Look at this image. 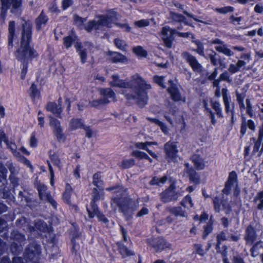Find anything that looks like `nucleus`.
<instances>
[{
    "label": "nucleus",
    "instance_id": "57",
    "mask_svg": "<svg viewBox=\"0 0 263 263\" xmlns=\"http://www.w3.org/2000/svg\"><path fill=\"white\" fill-rule=\"evenodd\" d=\"M134 52L137 55L145 57L146 55V51L141 47L138 46L133 49Z\"/></svg>",
    "mask_w": 263,
    "mask_h": 263
},
{
    "label": "nucleus",
    "instance_id": "30",
    "mask_svg": "<svg viewBox=\"0 0 263 263\" xmlns=\"http://www.w3.org/2000/svg\"><path fill=\"white\" fill-rule=\"evenodd\" d=\"M46 228V223L41 220L35 221L34 227L29 226L28 227V229L30 232L35 231L36 230H39L40 231H44Z\"/></svg>",
    "mask_w": 263,
    "mask_h": 263
},
{
    "label": "nucleus",
    "instance_id": "39",
    "mask_svg": "<svg viewBox=\"0 0 263 263\" xmlns=\"http://www.w3.org/2000/svg\"><path fill=\"white\" fill-rule=\"evenodd\" d=\"M171 17L172 19L174 21L178 22H183L186 25H191V24H190L187 22L185 21V17L181 14H179L174 12H171Z\"/></svg>",
    "mask_w": 263,
    "mask_h": 263
},
{
    "label": "nucleus",
    "instance_id": "14",
    "mask_svg": "<svg viewBox=\"0 0 263 263\" xmlns=\"http://www.w3.org/2000/svg\"><path fill=\"white\" fill-rule=\"evenodd\" d=\"M213 204L214 210L217 213H219L221 211V207L223 208V209L226 210V213L227 214H228L229 212L230 211L231 207L230 205L227 203L226 201L223 200L219 197H216L214 198Z\"/></svg>",
    "mask_w": 263,
    "mask_h": 263
},
{
    "label": "nucleus",
    "instance_id": "50",
    "mask_svg": "<svg viewBox=\"0 0 263 263\" xmlns=\"http://www.w3.org/2000/svg\"><path fill=\"white\" fill-rule=\"evenodd\" d=\"M11 236L13 239L18 240V242H22L25 240V236L17 231H13Z\"/></svg>",
    "mask_w": 263,
    "mask_h": 263
},
{
    "label": "nucleus",
    "instance_id": "6",
    "mask_svg": "<svg viewBox=\"0 0 263 263\" xmlns=\"http://www.w3.org/2000/svg\"><path fill=\"white\" fill-rule=\"evenodd\" d=\"M183 191L181 189L177 190L172 183L161 194V200L164 203L175 201L183 195Z\"/></svg>",
    "mask_w": 263,
    "mask_h": 263
},
{
    "label": "nucleus",
    "instance_id": "45",
    "mask_svg": "<svg viewBox=\"0 0 263 263\" xmlns=\"http://www.w3.org/2000/svg\"><path fill=\"white\" fill-rule=\"evenodd\" d=\"M49 156L51 162L60 168L61 167V160L59 155L57 153H53V154H50Z\"/></svg>",
    "mask_w": 263,
    "mask_h": 263
},
{
    "label": "nucleus",
    "instance_id": "13",
    "mask_svg": "<svg viewBox=\"0 0 263 263\" xmlns=\"http://www.w3.org/2000/svg\"><path fill=\"white\" fill-rule=\"evenodd\" d=\"M147 242L149 245L152 246L157 251H162L168 247V244L161 237L148 239Z\"/></svg>",
    "mask_w": 263,
    "mask_h": 263
},
{
    "label": "nucleus",
    "instance_id": "25",
    "mask_svg": "<svg viewBox=\"0 0 263 263\" xmlns=\"http://www.w3.org/2000/svg\"><path fill=\"white\" fill-rule=\"evenodd\" d=\"M110 60L114 63H125L127 62V58L119 52H109Z\"/></svg>",
    "mask_w": 263,
    "mask_h": 263
},
{
    "label": "nucleus",
    "instance_id": "19",
    "mask_svg": "<svg viewBox=\"0 0 263 263\" xmlns=\"http://www.w3.org/2000/svg\"><path fill=\"white\" fill-rule=\"evenodd\" d=\"M185 171L187 174L188 177L190 181L195 184L199 183V177L197 172L191 167L187 163L185 164Z\"/></svg>",
    "mask_w": 263,
    "mask_h": 263
},
{
    "label": "nucleus",
    "instance_id": "56",
    "mask_svg": "<svg viewBox=\"0 0 263 263\" xmlns=\"http://www.w3.org/2000/svg\"><path fill=\"white\" fill-rule=\"evenodd\" d=\"M154 80L156 83L159 85L162 88H165V86L164 84V77L159 76H155Z\"/></svg>",
    "mask_w": 263,
    "mask_h": 263
},
{
    "label": "nucleus",
    "instance_id": "20",
    "mask_svg": "<svg viewBox=\"0 0 263 263\" xmlns=\"http://www.w3.org/2000/svg\"><path fill=\"white\" fill-rule=\"evenodd\" d=\"M242 122L241 125L240 132L242 135H245L247 132V127L251 130L254 132L256 128V124L252 120H246L245 118L242 119Z\"/></svg>",
    "mask_w": 263,
    "mask_h": 263
},
{
    "label": "nucleus",
    "instance_id": "47",
    "mask_svg": "<svg viewBox=\"0 0 263 263\" xmlns=\"http://www.w3.org/2000/svg\"><path fill=\"white\" fill-rule=\"evenodd\" d=\"M246 112L250 117H253L254 115V111L253 110L252 105L251 103L250 100L249 99H246Z\"/></svg>",
    "mask_w": 263,
    "mask_h": 263
},
{
    "label": "nucleus",
    "instance_id": "11",
    "mask_svg": "<svg viewBox=\"0 0 263 263\" xmlns=\"http://www.w3.org/2000/svg\"><path fill=\"white\" fill-rule=\"evenodd\" d=\"M41 253L40 246L35 243L30 244L25 250L24 258L26 260H32Z\"/></svg>",
    "mask_w": 263,
    "mask_h": 263
},
{
    "label": "nucleus",
    "instance_id": "12",
    "mask_svg": "<svg viewBox=\"0 0 263 263\" xmlns=\"http://www.w3.org/2000/svg\"><path fill=\"white\" fill-rule=\"evenodd\" d=\"M176 32L177 30L176 29H171L168 26H165L162 28V39L167 47H171L172 45V36Z\"/></svg>",
    "mask_w": 263,
    "mask_h": 263
},
{
    "label": "nucleus",
    "instance_id": "61",
    "mask_svg": "<svg viewBox=\"0 0 263 263\" xmlns=\"http://www.w3.org/2000/svg\"><path fill=\"white\" fill-rule=\"evenodd\" d=\"M234 10V8L231 6L224 7L221 8L217 9V11L222 14H225L229 12H232Z\"/></svg>",
    "mask_w": 263,
    "mask_h": 263
},
{
    "label": "nucleus",
    "instance_id": "53",
    "mask_svg": "<svg viewBox=\"0 0 263 263\" xmlns=\"http://www.w3.org/2000/svg\"><path fill=\"white\" fill-rule=\"evenodd\" d=\"M134 24L138 27L141 28L148 26L149 25V22L148 20H141L135 22Z\"/></svg>",
    "mask_w": 263,
    "mask_h": 263
},
{
    "label": "nucleus",
    "instance_id": "29",
    "mask_svg": "<svg viewBox=\"0 0 263 263\" xmlns=\"http://www.w3.org/2000/svg\"><path fill=\"white\" fill-rule=\"evenodd\" d=\"M168 211L176 216L187 217V213L180 206L168 208Z\"/></svg>",
    "mask_w": 263,
    "mask_h": 263
},
{
    "label": "nucleus",
    "instance_id": "28",
    "mask_svg": "<svg viewBox=\"0 0 263 263\" xmlns=\"http://www.w3.org/2000/svg\"><path fill=\"white\" fill-rule=\"evenodd\" d=\"M192 161L194 163L195 166L197 170H203L205 167V162L204 159H202L198 155H194L192 156Z\"/></svg>",
    "mask_w": 263,
    "mask_h": 263
},
{
    "label": "nucleus",
    "instance_id": "21",
    "mask_svg": "<svg viewBox=\"0 0 263 263\" xmlns=\"http://www.w3.org/2000/svg\"><path fill=\"white\" fill-rule=\"evenodd\" d=\"M256 235L254 229L249 226L246 229L245 239L247 244L252 245L256 240Z\"/></svg>",
    "mask_w": 263,
    "mask_h": 263
},
{
    "label": "nucleus",
    "instance_id": "27",
    "mask_svg": "<svg viewBox=\"0 0 263 263\" xmlns=\"http://www.w3.org/2000/svg\"><path fill=\"white\" fill-rule=\"evenodd\" d=\"M48 18L45 14L42 11L40 15L35 20L36 27L37 30L41 29L48 22Z\"/></svg>",
    "mask_w": 263,
    "mask_h": 263
},
{
    "label": "nucleus",
    "instance_id": "63",
    "mask_svg": "<svg viewBox=\"0 0 263 263\" xmlns=\"http://www.w3.org/2000/svg\"><path fill=\"white\" fill-rule=\"evenodd\" d=\"M72 4V0H63L62 7L63 10L66 9Z\"/></svg>",
    "mask_w": 263,
    "mask_h": 263
},
{
    "label": "nucleus",
    "instance_id": "10",
    "mask_svg": "<svg viewBox=\"0 0 263 263\" xmlns=\"http://www.w3.org/2000/svg\"><path fill=\"white\" fill-rule=\"evenodd\" d=\"M181 57L189 63L194 71L201 72L202 71V66L195 57L187 52H182Z\"/></svg>",
    "mask_w": 263,
    "mask_h": 263
},
{
    "label": "nucleus",
    "instance_id": "8",
    "mask_svg": "<svg viewBox=\"0 0 263 263\" xmlns=\"http://www.w3.org/2000/svg\"><path fill=\"white\" fill-rule=\"evenodd\" d=\"M36 186L38 191L40 198L42 200L48 202L53 208H56L57 202L47 191L46 186L40 182H36Z\"/></svg>",
    "mask_w": 263,
    "mask_h": 263
},
{
    "label": "nucleus",
    "instance_id": "5",
    "mask_svg": "<svg viewBox=\"0 0 263 263\" xmlns=\"http://www.w3.org/2000/svg\"><path fill=\"white\" fill-rule=\"evenodd\" d=\"M101 97L100 99L90 101L89 104L92 107H97L100 105H104L110 102L116 101V94L110 88H101L100 90Z\"/></svg>",
    "mask_w": 263,
    "mask_h": 263
},
{
    "label": "nucleus",
    "instance_id": "18",
    "mask_svg": "<svg viewBox=\"0 0 263 263\" xmlns=\"http://www.w3.org/2000/svg\"><path fill=\"white\" fill-rule=\"evenodd\" d=\"M165 151L167 155L172 158L176 157L178 152L176 143L174 142H168L164 145Z\"/></svg>",
    "mask_w": 263,
    "mask_h": 263
},
{
    "label": "nucleus",
    "instance_id": "24",
    "mask_svg": "<svg viewBox=\"0 0 263 263\" xmlns=\"http://www.w3.org/2000/svg\"><path fill=\"white\" fill-rule=\"evenodd\" d=\"M84 126V122L82 119L72 118L69 123V129L71 131L81 128Z\"/></svg>",
    "mask_w": 263,
    "mask_h": 263
},
{
    "label": "nucleus",
    "instance_id": "37",
    "mask_svg": "<svg viewBox=\"0 0 263 263\" xmlns=\"http://www.w3.org/2000/svg\"><path fill=\"white\" fill-rule=\"evenodd\" d=\"M72 190L71 186L69 184H67L65 186V191L63 193V198L65 201L67 203H70V199Z\"/></svg>",
    "mask_w": 263,
    "mask_h": 263
},
{
    "label": "nucleus",
    "instance_id": "1",
    "mask_svg": "<svg viewBox=\"0 0 263 263\" xmlns=\"http://www.w3.org/2000/svg\"><path fill=\"white\" fill-rule=\"evenodd\" d=\"M109 85L111 87L129 88V92L123 90L122 93L126 99L136 100L141 107H143L147 103L148 96L147 90L151 88L148 84L139 74L136 73L131 77L130 81L121 79L117 74L111 76Z\"/></svg>",
    "mask_w": 263,
    "mask_h": 263
},
{
    "label": "nucleus",
    "instance_id": "7",
    "mask_svg": "<svg viewBox=\"0 0 263 263\" xmlns=\"http://www.w3.org/2000/svg\"><path fill=\"white\" fill-rule=\"evenodd\" d=\"M50 118V125L52 127L53 133L59 142H64L66 138V135L63 133L60 121L58 120L49 116Z\"/></svg>",
    "mask_w": 263,
    "mask_h": 263
},
{
    "label": "nucleus",
    "instance_id": "43",
    "mask_svg": "<svg viewBox=\"0 0 263 263\" xmlns=\"http://www.w3.org/2000/svg\"><path fill=\"white\" fill-rule=\"evenodd\" d=\"M168 111H165L164 112V116L165 119L170 122V124H173V121L171 119L170 114L174 115L176 110L174 109H172V105L170 103L169 106H167Z\"/></svg>",
    "mask_w": 263,
    "mask_h": 263
},
{
    "label": "nucleus",
    "instance_id": "3",
    "mask_svg": "<svg viewBox=\"0 0 263 263\" xmlns=\"http://www.w3.org/2000/svg\"><path fill=\"white\" fill-rule=\"evenodd\" d=\"M111 205L115 210L118 208L119 211L127 217L138 208L139 203L137 200H133L128 197H116L112 199Z\"/></svg>",
    "mask_w": 263,
    "mask_h": 263
},
{
    "label": "nucleus",
    "instance_id": "4",
    "mask_svg": "<svg viewBox=\"0 0 263 263\" xmlns=\"http://www.w3.org/2000/svg\"><path fill=\"white\" fill-rule=\"evenodd\" d=\"M97 20L89 21L85 26V29L87 31H90L92 29L99 30L102 27H110L112 23L116 21V13H112L106 16L99 15Z\"/></svg>",
    "mask_w": 263,
    "mask_h": 263
},
{
    "label": "nucleus",
    "instance_id": "36",
    "mask_svg": "<svg viewBox=\"0 0 263 263\" xmlns=\"http://www.w3.org/2000/svg\"><path fill=\"white\" fill-rule=\"evenodd\" d=\"M7 166L12 175H15L18 173V169L12 162H8L7 163ZM10 179L13 183L16 182V181H15V178L12 175L10 176Z\"/></svg>",
    "mask_w": 263,
    "mask_h": 263
},
{
    "label": "nucleus",
    "instance_id": "9",
    "mask_svg": "<svg viewBox=\"0 0 263 263\" xmlns=\"http://www.w3.org/2000/svg\"><path fill=\"white\" fill-rule=\"evenodd\" d=\"M211 45H216L215 47L216 51L219 53H222L227 57L233 56L234 52L228 48L224 43L219 39H216L210 41Z\"/></svg>",
    "mask_w": 263,
    "mask_h": 263
},
{
    "label": "nucleus",
    "instance_id": "34",
    "mask_svg": "<svg viewBox=\"0 0 263 263\" xmlns=\"http://www.w3.org/2000/svg\"><path fill=\"white\" fill-rule=\"evenodd\" d=\"M135 146L136 148L142 149L146 151L151 156H152L154 158L157 159L158 158L157 155L153 153L152 151L149 150L146 146V142H137L135 143Z\"/></svg>",
    "mask_w": 263,
    "mask_h": 263
},
{
    "label": "nucleus",
    "instance_id": "44",
    "mask_svg": "<svg viewBox=\"0 0 263 263\" xmlns=\"http://www.w3.org/2000/svg\"><path fill=\"white\" fill-rule=\"evenodd\" d=\"M114 43L118 49L121 50H125L127 45L124 41L117 38L114 40Z\"/></svg>",
    "mask_w": 263,
    "mask_h": 263
},
{
    "label": "nucleus",
    "instance_id": "41",
    "mask_svg": "<svg viewBox=\"0 0 263 263\" xmlns=\"http://www.w3.org/2000/svg\"><path fill=\"white\" fill-rule=\"evenodd\" d=\"M167 179V178L166 176H163L162 178L155 177L151 181L150 184L151 185H161L163 184L166 181Z\"/></svg>",
    "mask_w": 263,
    "mask_h": 263
},
{
    "label": "nucleus",
    "instance_id": "58",
    "mask_svg": "<svg viewBox=\"0 0 263 263\" xmlns=\"http://www.w3.org/2000/svg\"><path fill=\"white\" fill-rule=\"evenodd\" d=\"M74 39L71 36H67L64 38V45L66 48H69L74 41Z\"/></svg>",
    "mask_w": 263,
    "mask_h": 263
},
{
    "label": "nucleus",
    "instance_id": "35",
    "mask_svg": "<svg viewBox=\"0 0 263 263\" xmlns=\"http://www.w3.org/2000/svg\"><path fill=\"white\" fill-rule=\"evenodd\" d=\"M255 202H258L257 208L258 210H261L263 209V191L258 192L254 198Z\"/></svg>",
    "mask_w": 263,
    "mask_h": 263
},
{
    "label": "nucleus",
    "instance_id": "33",
    "mask_svg": "<svg viewBox=\"0 0 263 263\" xmlns=\"http://www.w3.org/2000/svg\"><path fill=\"white\" fill-rule=\"evenodd\" d=\"M91 208H87V211L88 216L90 218H92L95 216H97V215L100 212L98 211L97 205L95 203V202L92 201L90 203Z\"/></svg>",
    "mask_w": 263,
    "mask_h": 263
},
{
    "label": "nucleus",
    "instance_id": "17",
    "mask_svg": "<svg viewBox=\"0 0 263 263\" xmlns=\"http://www.w3.org/2000/svg\"><path fill=\"white\" fill-rule=\"evenodd\" d=\"M237 181V174L236 173L232 171L229 175L228 181L226 182L225 187L222 190V192L226 194H229L232 189V186Z\"/></svg>",
    "mask_w": 263,
    "mask_h": 263
},
{
    "label": "nucleus",
    "instance_id": "16",
    "mask_svg": "<svg viewBox=\"0 0 263 263\" xmlns=\"http://www.w3.org/2000/svg\"><path fill=\"white\" fill-rule=\"evenodd\" d=\"M61 101L62 99L59 98V105L54 102L48 103L46 105V109L48 111L51 112L57 117L61 118V113L62 111V108L61 106Z\"/></svg>",
    "mask_w": 263,
    "mask_h": 263
},
{
    "label": "nucleus",
    "instance_id": "38",
    "mask_svg": "<svg viewBox=\"0 0 263 263\" xmlns=\"http://www.w3.org/2000/svg\"><path fill=\"white\" fill-rule=\"evenodd\" d=\"M117 244L119 247L120 252L123 257H125L134 255V253L131 251L129 250L126 247L119 243H118Z\"/></svg>",
    "mask_w": 263,
    "mask_h": 263
},
{
    "label": "nucleus",
    "instance_id": "52",
    "mask_svg": "<svg viewBox=\"0 0 263 263\" xmlns=\"http://www.w3.org/2000/svg\"><path fill=\"white\" fill-rule=\"evenodd\" d=\"M132 155L140 159L147 158V155L145 153L139 151H134Z\"/></svg>",
    "mask_w": 263,
    "mask_h": 263
},
{
    "label": "nucleus",
    "instance_id": "60",
    "mask_svg": "<svg viewBox=\"0 0 263 263\" xmlns=\"http://www.w3.org/2000/svg\"><path fill=\"white\" fill-rule=\"evenodd\" d=\"M101 194L98 189L94 188L92 191V201L96 202L101 198Z\"/></svg>",
    "mask_w": 263,
    "mask_h": 263
},
{
    "label": "nucleus",
    "instance_id": "54",
    "mask_svg": "<svg viewBox=\"0 0 263 263\" xmlns=\"http://www.w3.org/2000/svg\"><path fill=\"white\" fill-rule=\"evenodd\" d=\"M22 0H11L9 6L11 5L13 9H19L22 6Z\"/></svg>",
    "mask_w": 263,
    "mask_h": 263
},
{
    "label": "nucleus",
    "instance_id": "62",
    "mask_svg": "<svg viewBox=\"0 0 263 263\" xmlns=\"http://www.w3.org/2000/svg\"><path fill=\"white\" fill-rule=\"evenodd\" d=\"M219 79L220 81H226L228 82H230L231 80L230 79V75L228 71H225L222 73H221Z\"/></svg>",
    "mask_w": 263,
    "mask_h": 263
},
{
    "label": "nucleus",
    "instance_id": "31",
    "mask_svg": "<svg viewBox=\"0 0 263 263\" xmlns=\"http://www.w3.org/2000/svg\"><path fill=\"white\" fill-rule=\"evenodd\" d=\"M92 183L94 185L98 187L99 190H103V180L99 173H96L93 175Z\"/></svg>",
    "mask_w": 263,
    "mask_h": 263
},
{
    "label": "nucleus",
    "instance_id": "64",
    "mask_svg": "<svg viewBox=\"0 0 263 263\" xmlns=\"http://www.w3.org/2000/svg\"><path fill=\"white\" fill-rule=\"evenodd\" d=\"M242 17H235L234 16H232L230 17V20L231 23L235 25H237L240 24V22L242 20Z\"/></svg>",
    "mask_w": 263,
    "mask_h": 263
},
{
    "label": "nucleus",
    "instance_id": "15",
    "mask_svg": "<svg viewBox=\"0 0 263 263\" xmlns=\"http://www.w3.org/2000/svg\"><path fill=\"white\" fill-rule=\"evenodd\" d=\"M171 86L168 88L167 91L170 94L173 100L174 101H185L184 98L181 97L178 87L176 84H172L171 81H169Z\"/></svg>",
    "mask_w": 263,
    "mask_h": 263
},
{
    "label": "nucleus",
    "instance_id": "49",
    "mask_svg": "<svg viewBox=\"0 0 263 263\" xmlns=\"http://www.w3.org/2000/svg\"><path fill=\"white\" fill-rule=\"evenodd\" d=\"M135 165V160L133 159L124 160L121 166L123 168H128Z\"/></svg>",
    "mask_w": 263,
    "mask_h": 263
},
{
    "label": "nucleus",
    "instance_id": "22",
    "mask_svg": "<svg viewBox=\"0 0 263 263\" xmlns=\"http://www.w3.org/2000/svg\"><path fill=\"white\" fill-rule=\"evenodd\" d=\"M15 23L13 21H10L9 24L8 48H12L13 46V42L15 36Z\"/></svg>",
    "mask_w": 263,
    "mask_h": 263
},
{
    "label": "nucleus",
    "instance_id": "59",
    "mask_svg": "<svg viewBox=\"0 0 263 263\" xmlns=\"http://www.w3.org/2000/svg\"><path fill=\"white\" fill-rule=\"evenodd\" d=\"M7 146L10 150L12 152L13 155L15 156V154L16 153H18L16 151V145L15 144L12 142H9L8 140L5 142Z\"/></svg>",
    "mask_w": 263,
    "mask_h": 263
},
{
    "label": "nucleus",
    "instance_id": "23",
    "mask_svg": "<svg viewBox=\"0 0 263 263\" xmlns=\"http://www.w3.org/2000/svg\"><path fill=\"white\" fill-rule=\"evenodd\" d=\"M246 64L247 63L245 61L239 60L235 64H230L228 68V71L232 74L236 73L240 70L241 68L245 66Z\"/></svg>",
    "mask_w": 263,
    "mask_h": 263
},
{
    "label": "nucleus",
    "instance_id": "2",
    "mask_svg": "<svg viewBox=\"0 0 263 263\" xmlns=\"http://www.w3.org/2000/svg\"><path fill=\"white\" fill-rule=\"evenodd\" d=\"M31 24L25 21L23 24L21 46L15 53L16 58L19 60L31 59L38 55L36 51L29 46L31 40Z\"/></svg>",
    "mask_w": 263,
    "mask_h": 263
},
{
    "label": "nucleus",
    "instance_id": "40",
    "mask_svg": "<svg viewBox=\"0 0 263 263\" xmlns=\"http://www.w3.org/2000/svg\"><path fill=\"white\" fill-rule=\"evenodd\" d=\"M193 42L194 43L197 47L195 51L200 55L205 57L203 44L199 40H194L193 41Z\"/></svg>",
    "mask_w": 263,
    "mask_h": 263
},
{
    "label": "nucleus",
    "instance_id": "32",
    "mask_svg": "<svg viewBox=\"0 0 263 263\" xmlns=\"http://www.w3.org/2000/svg\"><path fill=\"white\" fill-rule=\"evenodd\" d=\"M77 51L79 52V54L80 55L81 62L82 63H84L86 61L87 58V52L86 49L83 48L79 44H77L76 46Z\"/></svg>",
    "mask_w": 263,
    "mask_h": 263
},
{
    "label": "nucleus",
    "instance_id": "42",
    "mask_svg": "<svg viewBox=\"0 0 263 263\" xmlns=\"http://www.w3.org/2000/svg\"><path fill=\"white\" fill-rule=\"evenodd\" d=\"M181 204L185 208L190 209L193 207V203L191 198L189 196H186L181 202Z\"/></svg>",
    "mask_w": 263,
    "mask_h": 263
},
{
    "label": "nucleus",
    "instance_id": "26",
    "mask_svg": "<svg viewBox=\"0 0 263 263\" xmlns=\"http://www.w3.org/2000/svg\"><path fill=\"white\" fill-rule=\"evenodd\" d=\"M211 53H209L206 58L210 60L211 63L214 66H217L220 65L223 68L226 67L225 64H222L220 59H218L217 53L213 50H211Z\"/></svg>",
    "mask_w": 263,
    "mask_h": 263
},
{
    "label": "nucleus",
    "instance_id": "55",
    "mask_svg": "<svg viewBox=\"0 0 263 263\" xmlns=\"http://www.w3.org/2000/svg\"><path fill=\"white\" fill-rule=\"evenodd\" d=\"M73 20L74 23L78 26H81L83 24V23L86 21V18H82L79 16L77 15H73Z\"/></svg>",
    "mask_w": 263,
    "mask_h": 263
},
{
    "label": "nucleus",
    "instance_id": "51",
    "mask_svg": "<svg viewBox=\"0 0 263 263\" xmlns=\"http://www.w3.org/2000/svg\"><path fill=\"white\" fill-rule=\"evenodd\" d=\"M226 234L224 232H221L220 234H218L217 236V243L216 245V249L218 250L219 248L220 245L221 243V242L226 240Z\"/></svg>",
    "mask_w": 263,
    "mask_h": 263
},
{
    "label": "nucleus",
    "instance_id": "48",
    "mask_svg": "<svg viewBox=\"0 0 263 263\" xmlns=\"http://www.w3.org/2000/svg\"><path fill=\"white\" fill-rule=\"evenodd\" d=\"M15 157L22 163L28 166V167L31 168L32 165L31 164L30 162L26 158L22 156L20 153H16L15 154Z\"/></svg>",
    "mask_w": 263,
    "mask_h": 263
},
{
    "label": "nucleus",
    "instance_id": "46",
    "mask_svg": "<svg viewBox=\"0 0 263 263\" xmlns=\"http://www.w3.org/2000/svg\"><path fill=\"white\" fill-rule=\"evenodd\" d=\"M211 105L215 111L217 115L219 117H222L221 109L220 108V104L217 101H211Z\"/></svg>",
    "mask_w": 263,
    "mask_h": 263
}]
</instances>
